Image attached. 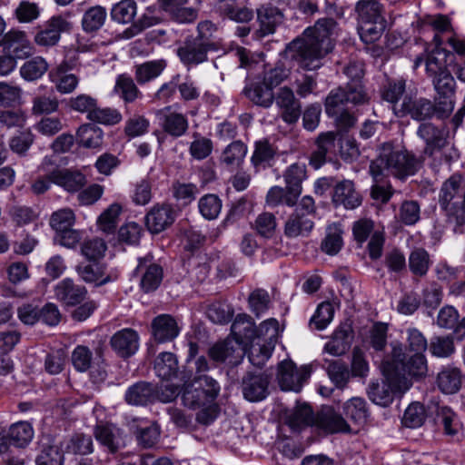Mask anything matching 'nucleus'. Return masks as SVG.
Masks as SVG:
<instances>
[{"mask_svg": "<svg viewBox=\"0 0 465 465\" xmlns=\"http://www.w3.org/2000/svg\"><path fill=\"white\" fill-rule=\"evenodd\" d=\"M122 120L123 115L118 109L101 107L97 104L89 121L104 125H115Z\"/></svg>", "mask_w": 465, "mask_h": 465, "instance_id": "obj_59", "label": "nucleus"}, {"mask_svg": "<svg viewBox=\"0 0 465 465\" xmlns=\"http://www.w3.org/2000/svg\"><path fill=\"white\" fill-rule=\"evenodd\" d=\"M342 232L340 224H330L326 229V235L321 244L322 252L329 255L337 254L343 246Z\"/></svg>", "mask_w": 465, "mask_h": 465, "instance_id": "obj_45", "label": "nucleus"}, {"mask_svg": "<svg viewBox=\"0 0 465 465\" xmlns=\"http://www.w3.org/2000/svg\"><path fill=\"white\" fill-rule=\"evenodd\" d=\"M49 79L60 94L73 93L79 83L78 77L74 74H68L62 64L49 72Z\"/></svg>", "mask_w": 465, "mask_h": 465, "instance_id": "obj_35", "label": "nucleus"}, {"mask_svg": "<svg viewBox=\"0 0 465 465\" xmlns=\"http://www.w3.org/2000/svg\"><path fill=\"white\" fill-rule=\"evenodd\" d=\"M206 315L213 322L224 324L232 320L233 310L224 302H214L208 306Z\"/></svg>", "mask_w": 465, "mask_h": 465, "instance_id": "obj_61", "label": "nucleus"}, {"mask_svg": "<svg viewBox=\"0 0 465 465\" xmlns=\"http://www.w3.org/2000/svg\"><path fill=\"white\" fill-rule=\"evenodd\" d=\"M310 375L311 371L308 367L303 366L297 369L292 361H283L278 365L277 379L283 391L299 392Z\"/></svg>", "mask_w": 465, "mask_h": 465, "instance_id": "obj_11", "label": "nucleus"}, {"mask_svg": "<svg viewBox=\"0 0 465 465\" xmlns=\"http://www.w3.org/2000/svg\"><path fill=\"white\" fill-rule=\"evenodd\" d=\"M61 449L50 443H42L35 459L36 465H63L64 455Z\"/></svg>", "mask_w": 465, "mask_h": 465, "instance_id": "obj_58", "label": "nucleus"}, {"mask_svg": "<svg viewBox=\"0 0 465 465\" xmlns=\"http://www.w3.org/2000/svg\"><path fill=\"white\" fill-rule=\"evenodd\" d=\"M38 170L41 173H48V177L53 183L69 193L78 192L86 183L85 176L81 172L59 168L49 156L43 159Z\"/></svg>", "mask_w": 465, "mask_h": 465, "instance_id": "obj_8", "label": "nucleus"}, {"mask_svg": "<svg viewBox=\"0 0 465 465\" xmlns=\"http://www.w3.org/2000/svg\"><path fill=\"white\" fill-rule=\"evenodd\" d=\"M231 329L232 339L241 341L245 347L248 342L261 337H264L272 343L278 335L279 322L276 319L270 318L262 322L257 328L251 316L239 314L233 321Z\"/></svg>", "mask_w": 465, "mask_h": 465, "instance_id": "obj_4", "label": "nucleus"}, {"mask_svg": "<svg viewBox=\"0 0 465 465\" xmlns=\"http://www.w3.org/2000/svg\"><path fill=\"white\" fill-rule=\"evenodd\" d=\"M248 302L251 311L257 317H260L269 309L271 304V297L266 290L258 288L250 293Z\"/></svg>", "mask_w": 465, "mask_h": 465, "instance_id": "obj_62", "label": "nucleus"}, {"mask_svg": "<svg viewBox=\"0 0 465 465\" xmlns=\"http://www.w3.org/2000/svg\"><path fill=\"white\" fill-rule=\"evenodd\" d=\"M417 134L426 143V153L431 154L435 148L444 144L443 132L430 123L421 124Z\"/></svg>", "mask_w": 465, "mask_h": 465, "instance_id": "obj_43", "label": "nucleus"}, {"mask_svg": "<svg viewBox=\"0 0 465 465\" xmlns=\"http://www.w3.org/2000/svg\"><path fill=\"white\" fill-rule=\"evenodd\" d=\"M406 81L402 78L390 80L383 85L381 90V97L384 101L389 102L393 106H400L398 102L402 94L405 93Z\"/></svg>", "mask_w": 465, "mask_h": 465, "instance_id": "obj_60", "label": "nucleus"}, {"mask_svg": "<svg viewBox=\"0 0 465 465\" xmlns=\"http://www.w3.org/2000/svg\"><path fill=\"white\" fill-rule=\"evenodd\" d=\"M343 414L353 424L362 426L367 422L369 410L363 398L353 397L343 405Z\"/></svg>", "mask_w": 465, "mask_h": 465, "instance_id": "obj_38", "label": "nucleus"}, {"mask_svg": "<svg viewBox=\"0 0 465 465\" xmlns=\"http://www.w3.org/2000/svg\"><path fill=\"white\" fill-rule=\"evenodd\" d=\"M385 29V20L377 22H361L359 35L365 44L379 40Z\"/></svg>", "mask_w": 465, "mask_h": 465, "instance_id": "obj_63", "label": "nucleus"}, {"mask_svg": "<svg viewBox=\"0 0 465 465\" xmlns=\"http://www.w3.org/2000/svg\"><path fill=\"white\" fill-rule=\"evenodd\" d=\"M124 399L131 405H147L157 399V390L152 383L145 381L136 382L127 389Z\"/></svg>", "mask_w": 465, "mask_h": 465, "instance_id": "obj_26", "label": "nucleus"}, {"mask_svg": "<svg viewBox=\"0 0 465 465\" xmlns=\"http://www.w3.org/2000/svg\"><path fill=\"white\" fill-rule=\"evenodd\" d=\"M270 375L264 372H247L242 381L243 397L249 401H260L268 395Z\"/></svg>", "mask_w": 465, "mask_h": 465, "instance_id": "obj_16", "label": "nucleus"}, {"mask_svg": "<svg viewBox=\"0 0 465 465\" xmlns=\"http://www.w3.org/2000/svg\"><path fill=\"white\" fill-rule=\"evenodd\" d=\"M152 335L157 343L173 341L180 333L176 319L170 314H160L151 323Z\"/></svg>", "mask_w": 465, "mask_h": 465, "instance_id": "obj_21", "label": "nucleus"}, {"mask_svg": "<svg viewBox=\"0 0 465 465\" xmlns=\"http://www.w3.org/2000/svg\"><path fill=\"white\" fill-rule=\"evenodd\" d=\"M359 22L384 21L383 6L377 0H359L355 5Z\"/></svg>", "mask_w": 465, "mask_h": 465, "instance_id": "obj_40", "label": "nucleus"}, {"mask_svg": "<svg viewBox=\"0 0 465 465\" xmlns=\"http://www.w3.org/2000/svg\"><path fill=\"white\" fill-rule=\"evenodd\" d=\"M122 213V206L118 203L111 204L106 210H104L98 217L97 223L99 228L107 233H112L115 231L118 223L119 216Z\"/></svg>", "mask_w": 465, "mask_h": 465, "instance_id": "obj_56", "label": "nucleus"}, {"mask_svg": "<svg viewBox=\"0 0 465 465\" xmlns=\"http://www.w3.org/2000/svg\"><path fill=\"white\" fill-rule=\"evenodd\" d=\"M136 15V3L134 0H122L111 10V17L119 24H128Z\"/></svg>", "mask_w": 465, "mask_h": 465, "instance_id": "obj_57", "label": "nucleus"}, {"mask_svg": "<svg viewBox=\"0 0 465 465\" xmlns=\"http://www.w3.org/2000/svg\"><path fill=\"white\" fill-rule=\"evenodd\" d=\"M247 153L246 145L241 141L230 143L221 155V162L229 167H238Z\"/></svg>", "mask_w": 465, "mask_h": 465, "instance_id": "obj_51", "label": "nucleus"}, {"mask_svg": "<svg viewBox=\"0 0 465 465\" xmlns=\"http://www.w3.org/2000/svg\"><path fill=\"white\" fill-rule=\"evenodd\" d=\"M145 262V260H140L138 265L139 270L144 269L141 280V287L145 292H150L155 291L161 284L163 280V269L158 264L151 263L146 265Z\"/></svg>", "mask_w": 465, "mask_h": 465, "instance_id": "obj_41", "label": "nucleus"}, {"mask_svg": "<svg viewBox=\"0 0 465 465\" xmlns=\"http://www.w3.org/2000/svg\"><path fill=\"white\" fill-rule=\"evenodd\" d=\"M113 93L118 95L124 104H133L143 97V94L134 80L127 74L117 75Z\"/></svg>", "mask_w": 465, "mask_h": 465, "instance_id": "obj_29", "label": "nucleus"}, {"mask_svg": "<svg viewBox=\"0 0 465 465\" xmlns=\"http://www.w3.org/2000/svg\"><path fill=\"white\" fill-rule=\"evenodd\" d=\"M437 420L443 427L448 436H456L461 430V423L457 414L447 406H440L437 410Z\"/></svg>", "mask_w": 465, "mask_h": 465, "instance_id": "obj_48", "label": "nucleus"}, {"mask_svg": "<svg viewBox=\"0 0 465 465\" xmlns=\"http://www.w3.org/2000/svg\"><path fill=\"white\" fill-rule=\"evenodd\" d=\"M167 63L163 59L147 61L134 66V77L139 84H144L157 78L163 72Z\"/></svg>", "mask_w": 465, "mask_h": 465, "instance_id": "obj_37", "label": "nucleus"}, {"mask_svg": "<svg viewBox=\"0 0 465 465\" xmlns=\"http://www.w3.org/2000/svg\"><path fill=\"white\" fill-rule=\"evenodd\" d=\"M314 419L315 415L308 404H299L289 415L288 424L293 430H299L306 426H314Z\"/></svg>", "mask_w": 465, "mask_h": 465, "instance_id": "obj_46", "label": "nucleus"}, {"mask_svg": "<svg viewBox=\"0 0 465 465\" xmlns=\"http://www.w3.org/2000/svg\"><path fill=\"white\" fill-rule=\"evenodd\" d=\"M340 28L332 18H321L313 26L308 27L302 37L292 41L287 53L292 60L305 70H316L322 60L332 51Z\"/></svg>", "mask_w": 465, "mask_h": 465, "instance_id": "obj_1", "label": "nucleus"}, {"mask_svg": "<svg viewBox=\"0 0 465 465\" xmlns=\"http://www.w3.org/2000/svg\"><path fill=\"white\" fill-rule=\"evenodd\" d=\"M419 167V160L409 151L405 149L391 150L389 147H384L380 157L371 162L370 173L375 180H378L379 176L384 173L398 178H404L413 175Z\"/></svg>", "mask_w": 465, "mask_h": 465, "instance_id": "obj_2", "label": "nucleus"}, {"mask_svg": "<svg viewBox=\"0 0 465 465\" xmlns=\"http://www.w3.org/2000/svg\"><path fill=\"white\" fill-rule=\"evenodd\" d=\"M107 17L106 9L101 5L92 6L87 9L82 19L84 31L93 33L99 30L105 23Z\"/></svg>", "mask_w": 465, "mask_h": 465, "instance_id": "obj_47", "label": "nucleus"}, {"mask_svg": "<svg viewBox=\"0 0 465 465\" xmlns=\"http://www.w3.org/2000/svg\"><path fill=\"white\" fill-rule=\"evenodd\" d=\"M217 10L221 15L237 23H247L253 17L252 10L239 5L236 0H220Z\"/></svg>", "mask_w": 465, "mask_h": 465, "instance_id": "obj_34", "label": "nucleus"}, {"mask_svg": "<svg viewBox=\"0 0 465 465\" xmlns=\"http://www.w3.org/2000/svg\"><path fill=\"white\" fill-rule=\"evenodd\" d=\"M71 29V23L61 15L51 17L35 36V42L41 46H54L59 40L61 34Z\"/></svg>", "mask_w": 465, "mask_h": 465, "instance_id": "obj_17", "label": "nucleus"}, {"mask_svg": "<svg viewBox=\"0 0 465 465\" xmlns=\"http://www.w3.org/2000/svg\"><path fill=\"white\" fill-rule=\"evenodd\" d=\"M47 69L46 61L41 56H35L21 66L20 74L26 81H35L41 78Z\"/></svg>", "mask_w": 465, "mask_h": 465, "instance_id": "obj_55", "label": "nucleus"}, {"mask_svg": "<svg viewBox=\"0 0 465 465\" xmlns=\"http://www.w3.org/2000/svg\"><path fill=\"white\" fill-rule=\"evenodd\" d=\"M275 154L276 148L268 140L257 141L252 156V163L255 168H265L271 165Z\"/></svg>", "mask_w": 465, "mask_h": 465, "instance_id": "obj_44", "label": "nucleus"}, {"mask_svg": "<svg viewBox=\"0 0 465 465\" xmlns=\"http://www.w3.org/2000/svg\"><path fill=\"white\" fill-rule=\"evenodd\" d=\"M209 355L215 361L235 366L242 362L245 348L241 341L228 338L213 345L209 351Z\"/></svg>", "mask_w": 465, "mask_h": 465, "instance_id": "obj_14", "label": "nucleus"}, {"mask_svg": "<svg viewBox=\"0 0 465 465\" xmlns=\"http://www.w3.org/2000/svg\"><path fill=\"white\" fill-rule=\"evenodd\" d=\"M430 263L428 252L422 248L414 249L409 256L410 270L416 276L421 277L426 275Z\"/></svg>", "mask_w": 465, "mask_h": 465, "instance_id": "obj_53", "label": "nucleus"}, {"mask_svg": "<svg viewBox=\"0 0 465 465\" xmlns=\"http://www.w3.org/2000/svg\"><path fill=\"white\" fill-rule=\"evenodd\" d=\"M349 103L346 91L343 87L332 89L325 99V112L329 116L338 115Z\"/></svg>", "mask_w": 465, "mask_h": 465, "instance_id": "obj_52", "label": "nucleus"}, {"mask_svg": "<svg viewBox=\"0 0 465 465\" xmlns=\"http://www.w3.org/2000/svg\"><path fill=\"white\" fill-rule=\"evenodd\" d=\"M215 49L214 44H204L200 39L187 37L177 48L176 54L188 69L205 63L208 53Z\"/></svg>", "mask_w": 465, "mask_h": 465, "instance_id": "obj_10", "label": "nucleus"}, {"mask_svg": "<svg viewBox=\"0 0 465 465\" xmlns=\"http://www.w3.org/2000/svg\"><path fill=\"white\" fill-rule=\"evenodd\" d=\"M314 427L325 433L350 431V425L331 407L325 406L315 415Z\"/></svg>", "mask_w": 465, "mask_h": 465, "instance_id": "obj_20", "label": "nucleus"}, {"mask_svg": "<svg viewBox=\"0 0 465 465\" xmlns=\"http://www.w3.org/2000/svg\"><path fill=\"white\" fill-rule=\"evenodd\" d=\"M87 291L84 286L74 284L69 278L59 282L54 288L56 299L66 306H74L81 303Z\"/></svg>", "mask_w": 465, "mask_h": 465, "instance_id": "obj_24", "label": "nucleus"}, {"mask_svg": "<svg viewBox=\"0 0 465 465\" xmlns=\"http://www.w3.org/2000/svg\"><path fill=\"white\" fill-rule=\"evenodd\" d=\"M462 373L460 369L453 366L443 368L438 374L439 389L446 394L456 393L461 387Z\"/></svg>", "mask_w": 465, "mask_h": 465, "instance_id": "obj_33", "label": "nucleus"}, {"mask_svg": "<svg viewBox=\"0 0 465 465\" xmlns=\"http://www.w3.org/2000/svg\"><path fill=\"white\" fill-rule=\"evenodd\" d=\"M460 177L452 175L442 184L439 203L449 221L458 225L465 223V213L460 206Z\"/></svg>", "mask_w": 465, "mask_h": 465, "instance_id": "obj_7", "label": "nucleus"}, {"mask_svg": "<svg viewBox=\"0 0 465 465\" xmlns=\"http://www.w3.org/2000/svg\"><path fill=\"white\" fill-rule=\"evenodd\" d=\"M110 344L119 356L127 358L137 351L139 348V335L133 329H122L111 337Z\"/></svg>", "mask_w": 465, "mask_h": 465, "instance_id": "obj_23", "label": "nucleus"}, {"mask_svg": "<svg viewBox=\"0 0 465 465\" xmlns=\"http://www.w3.org/2000/svg\"><path fill=\"white\" fill-rule=\"evenodd\" d=\"M97 357L94 359L92 351L84 345H77L72 352V363L77 371L84 372L91 370V377L95 382L103 381L106 378V371L101 366L104 362L102 352L96 351Z\"/></svg>", "mask_w": 465, "mask_h": 465, "instance_id": "obj_9", "label": "nucleus"}, {"mask_svg": "<svg viewBox=\"0 0 465 465\" xmlns=\"http://www.w3.org/2000/svg\"><path fill=\"white\" fill-rule=\"evenodd\" d=\"M201 214L207 220L216 219L222 210V201L215 194L203 196L198 203Z\"/></svg>", "mask_w": 465, "mask_h": 465, "instance_id": "obj_64", "label": "nucleus"}, {"mask_svg": "<svg viewBox=\"0 0 465 465\" xmlns=\"http://www.w3.org/2000/svg\"><path fill=\"white\" fill-rule=\"evenodd\" d=\"M336 135L333 132L322 133L316 140V149L310 157V164L314 169L321 168L327 159V154L335 148Z\"/></svg>", "mask_w": 465, "mask_h": 465, "instance_id": "obj_28", "label": "nucleus"}, {"mask_svg": "<svg viewBox=\"0 0 465 465\" xmlns=\"http://www.w3.org/2000/svg\"><path fill=\"white\" fill-rule=\"evenodd\" d=\"M244 93L253 104L264 108H268L272 104L275 96L272 88L262 84L251 85L244 89Z\"/></svg>", "mask_w": 465, "mask_h": 465, "instance_id": "obj_50", "label": "nucleus"}, {"mask_svg": "<svg viewBox=\"0 0 465 465\" xmlns=\"http://www.w3.org/2000/svg\"><path fill=\"white\" fill-rule=\"evenodd\" d=\"M0 45L15 59H25L33 53L32 45L25 32L11 30L2 38Z\"/></svg>", "mask_w": 465, "mask_h": 465, "instance_id": "obj_18", "label": "nucleus"}, {"mask_svg": "<svg viewBox=\"0 0 465 465\" xmlns=\"http://www.w3.org/2000/svg\"><path fill=\"white\" fill-rule=\"evenodd\" d=\"M94 437L110 453L125 446L123 430L112 422L99 421L94 428Z\"/></svg>", "mask_w": 465, "mask_h": 465, "instance_id": "obj_13", "label": "nucleus"}, {"mask_svg": "<svg viewBox=\"0 0 465 465\" xmlns=\"http://www.w3.org/2000/svg\"><path fill=\"white\" fill-rule=\"evenodd\" d=\"M391 351L383 360H389L396 375L406 377H422L427 372V361L424 353H413L406 361V354L401 342L393 343Z\"/></svg>", "mask_w": 465, "mask_h": 465, "instance_id": "obj_6", "label": "nucleus"}, {"mask_svg": "<svg viewBox=\"0 0 465 465\" xmlns=\"http://www.w3.org/2000/svg\"><path fill=\"white\" fill-rule=\"evenodd\" d=\"M298 197L294 194H290V190L281 186H272L267 193L266 203L270 207H276L281 204L292 207L298 202Z\"/></svg>", "mask_w": 465, "mask_h": 465, "instance_id": "obj_54", "label": "nucleus"}, {"mask_svg": "<svg viewBox=\"0 0 465 465\" xmlns=\"http://www.w3.org/2000/svg\"><path fill=\"white\" fill-rule=\"evenodd\" d=\"M220 392L218 382L208 375L196 376L184 386L182 401L190 409H200L213 403Z\"/></svg>", "mask_w": 465, "mask_h": 465, "instance_id": "obj_5", "label": "nucleus"}, {"mask_svg": "<svg viewBox=\"0 0 465 465\" xmlns=\"http://www.w3.org/2000/svg\"><path fill=\"white\" fill-rule=\"evenodd\" d=\"M436 111L434 104L425 98L414 99L411 96H405L400 106L394 107V114L402 117L410 114L412 119L423 121L430 118Z\"/></svg>", "mask_w": 465, "mask_h": 465, "instance_id": "obj_15", "label": "nucleus"}, {"mask_svg": "<svg viewBox=\"0 0 465 465\" xmlns=\"http://www.w3.org/2000/svg\"><path fill=\"white\" fill-rule=\"evenodd\" d=\"M332 202L335 205H342L346 209H355L361 205V197L351 181L343 180L335 185Z\"/></svg>", "mask_w": 465, "mask_h": 465, "instance_id": "obj_25", "label": "nucleus"}, {"mask_svg": "<svg viewBox=\"0 0 465 465\" xmlns=\"http://www.w3.org/2000/svg\"><path fill=\"white\" fill-rule=\"evenodd\" d=\"M314 223L305 213L295 212L291 214L284 223V235L293 239L306 237L313 229Z\"/></svg>", "mask_w": 465, "mask_h": 465, "instance_id": "obj_27", "label": "nucleus"}, {"mask_svg": "<svg viewBox=\"0 0 465 465\" xmlns=\"http://www.w3.org/2000/svg\"><path fill=\"white\" fill-rule=\"evenodd\" d=\"M103 138V130L92 124L81 125L76 132V141L78 144L85 148L101 147Z\"/></svg>", "mask_w": 465, "mask_h": 465, "instance_id": "obj_42", "label": "nucleus"}, {"mask_svg": "<svg viewBox=\"0 0 465 465\" xmlns=\"http://www.w3.org/2000/svg\"><path fill=\"white\" fill-rule=\"evenodd\" d=\"M381 368L385 380L381 382L371 381L367 393L372 402L385 407L392 402L395 393L405 392L411 383L407 377L399 376L393 372L394 369L389 360H383Z\"/></svg>", "mask_w": 465, "mask_h": 465, "instance_id": "obj_3", "label": "nucleus"}, {"mask_svg": "<svg viewBox=\"0 0 465 465\" xmlns=\"http://www.w3.org/2000/svg\"><path fill=\"white\" fill-rule=\"evenodd\" d=\"M434 88L439 95L442 96L445 100L441 103L443 104V112L450 113L453 109V104L450 96L454 93L455 81L450 71L442 72L438 76L432 79Z\"/></svg>", "mask_w": 465, "mask_h": 465, "instance_id": "obj_36", "label": "nucleus"}, {"mask_svg": "<svg viewBox=\"0 0 465 465\" xmlns=\"http://www.w3.org/2000/svg\"><path fill=\"white\" fill-rule=\"evenodd\" d=\"M283 179L290 194H294L298 198L302 193V183L307 179V167L305 163H294L291 164L283 173Z\"/></svg>", "mask_w": 465, "mask_h": 465, "instance_id": "obj_31", "label": "nucleus"}, {"mask_svg": "<svg viewBox=\"0 0 465 465\" xmlns=\"http://www.w3.org/2000/svg\"><path fill=\"white\" fill-rule=\"evenodd\" d=\"M154 371L162 380H171L177 376L179 366L176 356L168 351L161 352L154 361Z\"/></svg>", "mask_w": 465, "mask_h": 465, "instance_id": "obj_39", "label": "nucleus"}, {"mask_svg": "<svg viewBox=\"0 0 465 465\" xmlns=\"http://www.w3.org/2000/svg\"><path fill=\"white\" fill-rule=\"evenodd\" d=\"M157 114L163 130L170 136L179 138L187 133L189 121L185 114L173 111L170 105L160 110Z\"/></svg>", "mask_w": 465, "mask_h": 465, "instance_id": "obj_19", "label": "nucleus"}, {"mask_svg": "<svg viewBox=\"0 0 465 465\" xmlns=\"http://www.w3.org/2000/svg\"><path fill=\"white\" fill-rule=\"evenodd\" d=\"M279 110L280 117L288 124H294L298 122L302 105L295 97L293 91L287 87H281L275 94L274 100Z\"/></svg>", "mask_w": 465, "mask_h": 465, "instance_id": "obj_12", "label": "nucleus"}, {"mask_svg": "<svg viewBox=\"0 0 465 465\" xmlns=\"http://www.w3.org/2000/svg\"><path fill=\"white\" fill-rule=\"evenodd\" d=\"M257 17L260 23V32L263 36L273 34L283 19L282 12L272 5L261 6L257 10Z\"/></svg>", "mask_w": 465, "mask_h": 465, "instance_id": "obj_32", "label": "nucleus"}, {"mask_svg": "<svg viewBox=\"0 0 465 465\" xmlns=\"http://www.w3.org/2000/svg\"><path fill=\"white\" fill-rule=\"evenodd\" d=\"M62 451L75 455H88L94 451L92 437L84 433H75L60 442Z\"/></svg>", "mask_w": 465, "mask_h": 465, "instance_id": "obj_30", "label": "nucleus"}, {"mask_svg": "<svg viewBox=\"0 0 465 465\" xmlns=\"http://www.w3.org/2000/svg\"><path fill=\"white\" fill-rule=\"evenodd\" d=\"M175 219V211L170 204H156L145 216V224L153 233H159L169 227Z\"/></svg>", "mask_w": 465, "mask_h": 465, "instance_id": "obj_22", "label": "nucleus"}, {"mask_svg": "<svg viewBox=\"0 0 465 465\" xmlns=\"http://www.w3.org/2000/svg\"><path fill=\"white\" fill-rule=\"evenodd\" d=\"M35 431L31 423L18 421L9 428L8 436L13 443L20 448L25 447L34 438Z\"/></svg>", "mask_w": 465, "mask_h": 465, "instance_id": "obj_49", "label": "nucleus"}]
</instances>
